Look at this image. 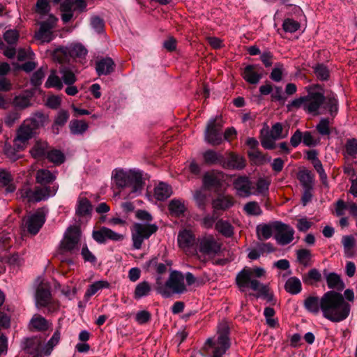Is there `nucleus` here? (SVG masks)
<instances>
[{
  "instance_id": "obj_21",
  "label": "nucleus",
  "mask_w": 357,
  "mask_h": 357,
  "mask_svg": "<svg viewBox=\"0 0 357 357\" xmlns=\"http://www.w3.org/2000/svg\"><path fill=\"white\" fill-rule=\"evenodd\" d=\"M36 132L25 122L20 126L17 131V136L15 139V144L19 148H23L25 143L31 139Z\"/></svg>"
},
{
  "instance_id": "obj_18",
  "label": "nucleus",
  "mask_w": 357,
  "mask_h": 357,
  "mask_svg": "<svg viewBox=\"0 0 357 357\" xmlns=\"http://www.w3.org/2000/svg\"><path fill=\"white\" fill-rule=\"evenodd\" d=\"M233 185L236 191V195L239 197H248L252 195V183L245 176L236 178L233 182Z\"/></svg>"
},
{
  "instance_id": "obj_9",
  "label": "nucleus",
  "mask_w": 357,
  "mask_h": 357,
  "mask_svg": "<svg viewBox=\"0 0 357 357\" xmlns=\"http://www.w3.org/2000/svg\"><path fill=\"white\" fill-rule=\"evenodd\" d=\"M75 81L76 77L72 70L67 67H61L59 70V75H57L56 71L51 73L45 84V86L46 88L52 87L61 90L63 86V84L71 85Z\"/></svg>"
},
{
  "instance_id": "obj_29",
  "label": "nucleus",
  "mask_w": 357,
  "mask_h": 357,
  "mask_svg": "<svg viewBox=\"0 0 357 357\" xmlns=\"http://www.w3.org/2000/svg\"><path fill=\"white\" fill-rule=\"evenodd\" d=\"M270 184L271 181L268 178H259L255 183V188L253 186L252 195L257 196L261 195L264 197L267 196Z\"/></svg>"
},
{
  "instance_id": "obj_2",
  "label": "nucleus",
  "mask_w": 357,
  "mask_h": 357,
  "mask_svg": "<svg viewBox=\"0 0 357 357\" xmlns=\"http://www.w3.org/2000/svg\"><path fill=\"white\" fill-rule=\"evenodd\" d=\"M265 273L263 268H244L236 275V284L241 291H244L247 288L250 287L252 290L258 292L257 296L263 297L268 302H271L273 296L269 293L268 285L264 284L255 279V278L263 277Z\"/></svg>"
},
{
  "instance_id": "obj_46",
  "label": "nucleus",
  "mask_w": 357,
  "mask_h": 357,
  "mask_svg": "<svg viewBox=\"0 0 357 357\" xmlns=\"http://www.w3.org/2000/svg\"><path fill=\"white\" fill-rule=\"evenodd\" d=\"M61 11L62 12L61 19L63 22H69L73 15V3L69 1H64L61 4Z\"/></svg>"
},
{
  "instance_id": "obj_27",
  "label": "nucleus",
  "mask_w": 357,
  "mask_h": 357,
  "mask_svg": "<svg viewBox=\"0 0 357 357\" xmlns=\"http://www.w3.org/2000/svg\"><path fill=\"white\" fill-rule=\"evenodd\" d=\"M322 296L319 298L318 296H310L304 301V307L310 312L317 314L321 312Z\"/></svg>"
},
{
  "instance_id": "obj_54",
  "label": "nucleus",
  "mask_w": 357,
  "mask_h": 357,
  "mask_svg": "<svg viewBox=\"0 0 357 357\" xmlns=\"http://www.w3.org/2000/svg\"><path fill=\"white\" fill-rule=\"evenodd\" d=\"M282 28L286 32L294 33L300 28V24L293 19L287 18L284 20Z\"/></svg>"
},
{
  "instance_id": "obj_23",
  "label": "nucleus",
  "mask_w": 357,
  "mask_h": 357,
  "mask_svg": "<svg viewBox=\"0 0 357 357\" xmlns=\"http://www.w3.org/2000/svg\"><path fill=\"white\" fill-rule=\"evenodd\" d=\"M61 52L64 54H68L74 58L83 59L87 54V50L81 44H71L66 48L57 49L56 53Z\"/></svg>"
},
{
  "instance_id": "obj_13",
  "label": "nucleus",
  "mask_w": 357,
  "mask_h": 357,
  "mask_svg": "<svg viewBox=\"0 0 357 357\" xmlns=\"http://www.w3.org/2000/svg\"><path fill=\"white\" fill-rule=\"evenodd\" d=\"M294 229L289 225L276 222L275 239L279 245H286L294 240Z\"/></svg>"
},
{
  "instance_id": "obj_20",
  "label": "nucleus",
  "mask_w": 357,
  "mask_h": 357,
  "mask_svg": "<svg viewBox=\"0 0 357 357\" xmlns=\"http://www.w3.org/2000/svg\"><path fill=\"white\" fill-rule=\"evenodd\" d=\"M22 348L33 357H38L43 354V342L40 338L36 337L25 339L22 344Z\"/></svg>"
},
{
  "instance_id": "obj_17",
  "label": "nucleus",
  "mask_w": 357,
  "mask_h": 357,
  "mask_svg": "<svg viewBox=\"0 0 357 357\" xmlns=\"http://www.w3.org/2000/svg\"><path fill=\"white\" fill-rule=\"evenodd\" d=\"M325 98L319 92H309L306 96L305 110L314 115L318 114L321 105L324 103Z\"/></svg>"
},
{
  "instance_id": "obj_10",
  "label": "nucleus",
  "mask_w": 357,
  "mask_h": 357,
  "mask_svg": "<svg viewBox=\"0 0 357 357\" xmlns=\"http://www.w3.org/2000/svg\"><path fill=\"white\" fill-rule=\"evenodd\" d=\"M157 229L158 227L154 224L135 223L131 229L133 248L139 250L144 241L148 239Z\"/></svg>"
},
{
  "instance_id": "obj_44",
  "label": "nucleus",
  "mask_w": 357,
  "mask_h": 357,
  "mask_svg": "<svg viewBox=\"0 0 357 357\" xmlns=\"http://www.w3.org/2000/svg\"><path fill=\"white\" fill-rule=\"evenodd\" d=\"M284 287L285 290L291 294H297L302 289L301 280L296 277L289 278L286 282Z\"/></svg>"
},
{
  "instance_id": "obj_37",
  "label": "nucleus",
  "mask_w": 357,
  "mask_h": 357,
  "mask_svg": "<svg viewBox=\"0 0 357 357\" xmlns=\"http://www.w3.org/2000/svg\"><path fill=\"white\" fill-rule=\"evenodd\" d=\"M13 177L11 174L6 170H0V185L6 187V192H13L16 187L12 183Z\"/></svg>"
},
{
  "instance_id": "obj_58",
  "label": "nucleus",
  "mask_w": 357,
  "mask_h": 357,
  "mask_svg": "<svg viewBox=\"0 0 357 357\" xmlns=\"http://www.w3.org/2000/svg\"><path fill=\"white\" fill-rule=\"evenodd\" d=\"M346 211H348V202L339 199L335 204V213L338 217H345Z\"/></svg>"
},
{
  "instance_id": "obj_50",
  "label": "nucleus",
  "mask_w": 357,
  "mask_h": 357,
  "mask_svg": "<svg viewBox=\"0 0 357 357\" xmlns=\"http://www.w3.org/2000/svg\"><path fill=\"white\" fill-rule=\"evenodd\" d=\"M47 158L49 161L57 165L62 164L65 161L64 154L57 149H52L48 151Z\"/></svg>"
},
{
  "instance_id": "obj_33",
  "label": "nucleus",
  "mask_w": 357,
  "mask_h": 357,
  "mask_svg": "<svg viewBox=\"0 0 357 357\" xmlns=\"http://www.w3.org/2000/svg\"><path fill=\"white\" fill-rule=\"evenodd\" d=\"M172 193V188L165 183H160L154 189V196L158 200H165Z\"/></svg>"
},
{
  "instance_id": "obj_48",
  "label": "nucleus",
  "mask_w": 357,
  "mask_h": 357,
  "mask_svg": "<svg viewBox=\"0 0 357 357\" xmlns=\"http://www.w3.org/2000/svg\"><path fill=\"white\" fill-rule=\"evenodd\" d=\"M30 326L37 331H45L48 328V322L42 316L36 314L31 319Z\"/></svg>"
},
{
  "instance_id": "obj_59",
  "label": "nucleus",
  "mask_w": 357,
  "mask_h": 357,
  "mask_svg": "<svg viewBox=\"0 0 357 357\" xmlns=\"http://www.w3.org/2000/svg\"><path fill=\"white\" fill-rule=\"evenodd\" d=\"M81 255L86 262H90L93 264L96 263V256L89 250L87 245L85 244L82 246L81 250Z\"/></svg>"
},
{
  "instance_id": "obj_5",
  "label": "nucleus",
  "mask_w": 357,
  "mask_h": 357,
  "mask_svg": "<svg viewBox=\"0 0 357 357\" xmlns=\"http://www.w3.org/2000/svg\"><path fill=\"white\" fill-rule=\"evenodd\" d=\"M158 291L164 297L168 298L174 294H181L187 291L184 282V275L177 271H172L165 284L158 282Z\"/></svg>"
},
{
  "instance_id": "obj_36",
  "label": "nucleus",
  "mask_w": 357,
  "mask_h": 357,
  "mask_svg": "<svg viewBox=\"0 0 357 357\" xmlns=\"http://www.w3.org/2000/svg\"><path fill=\"white\" fill-rule=\"evenodd\" d=\"M151 291V284L146 282L143 281L138 283L135 287L133 298L135 300H139L143 297L148 296Z\"/></svg>"
},
{
  "instance_id": "obj_30",
  "label": "nucleus",
  "mask_w": 357,
  "mask_h": 357,
  "mask_svg": "<svg viewBox=\"0 0 357 357\" xmlns=\"http://www.w3.org/2000/svg\"><path fill=\"white\" fill-rule=\"evenodd\" d=\"M31 92H25L15 96L13 100V105L20 109H25L31 105Z\"/></svg>"
},
{
  "instance_id": "obj_61",
  "label": "nucleus",
  "mask_w": 357,
  "mask_h": 357,
  "mask_svg": "<svg viewBox=\"0 0 357 357\" xmlns=\"http://www.w3.org/2000/svg\"><path fill=\"white\" fill-rule=\"evenodd\" d=\"M275 140L278 139H273L271 134H268L267 135L261 137V144L264 149L271 150L275 147Z\"/></svg>"
},
{
  "instance_id": "obj_52",
  "label": "nucleus",
  "mask_w": 357,
  "mask_h": 357,
  "mask_svg": "<svg viewBox=\"0 0 357 357\" xmlns=\"http://www.w3.org/2000/svg\"><path fill=\"white\" fill-rule=\"evenodd\" d=\"M244 211L250 215H259L262 213V211L256 202H250L244 206Z\"/></svg>"
},
{
  "instance_id": "obj_12",
  "label": "nucleus",
  "mask_w": 357,
  "mask_h": 357,
  "mask_svg": "<svg viewBox=\"0 0 357 357\" xmlns=\"http://www.w3.org/2000/svg\"><path fill=\"white\" fill-rule=\"evenodd\" d=\"M197 240L195 235L190 230L183 229L178 234V245L187 254L195 252Z\"/></svg>"
},
{
  "instance_id": "obj_7",
  "label": "nucleus",
  "mask_w": 357,
  "mask_h": 357,
  "mask_svg": "<svg viewBox=\"0 0 357 357\" xmlns=\"http://www.w3.org/2000/svg\"><path fill=\"white\" fill-rule=\"evenodd\" d=\"M35 303L37 307H47L52 312L59 308L58 302L54 301L51 294V285L46 281H41L36 289Z\"/></svg>"
},
{
  "instance_id": "obj_43",
  "label": "nucleus",
  "mask_w": 357,
  "mask_h": 357,
  "mask_svg": "<svg viewBox=\"0 0 357 357\" xmlns=\"http://www.w3.org/2000/svg\"><path fill=\"white\" fill-rule=\"evenodd\" d=\"M215 227L219 233L226 237H231L234 234L233 227L226 220H219L215 223Z\"/></svg>"
},
{
  "instance_id": "obj_28",
  "label": "nucleus",
  "mask_w": 357,
  "mask_h": 357,
  "mask_svg": "<svg viewBox=\"0 0 357 357\" xmlns=\"http://www.w3.org/2000/svg\"><path fill=\"white\" fill-rule=\"evenodd\" d=\"M114 68V63L111 58L107 57L100 59L96 63V69L99 75H108Z\"/></svg>"
},
{
  "instance_id": "obj_49",
  "label": "nucleus",
  "mask_w": 357,
  "mask_h": 357,
  "mask_svg": "<svg viewBox=\"0 0 357 357\" xmlns=\"http://www.w3.org/2000/svg\"><path fill=\"white\" fill-rule=\"evenodd\" d=\"M298 178L304 187V188H312L313 183V176L308 170H301L298 174Z\"/></svg>"
},
{
  "instance_id": "obj_63",
  "label": "nucleus",
  "mask_w": 357,
  "mask_h": 357,
  "mask_svg": "<svg viewBox=\"0 0 357 357\" xmlns=\"http://www.w3.org/2000/svg\"><path fill=\"white\" fill-rule=\"evenodd\" d=\"M317 77L321 80H326L329 77V70L324 65H318L314 68Z\"/></svg>"
},
{
  "instance_id": "obj_40",
  "label": "nucleus",
  "mask_w": 357,
  "mask_h": 357,
  "mask_svg": "<svg viewBox=\"0 0 357 357\" xmlns=\"http://www.w3.org/2000/svg\"><path fill=\"white\" fill-rule=\"evenodd\" d=\"M204 162L209 165L220 164L222 165L223 155L215 151L208 150L203 153Z\"/></svg>"
},
{
  "instance_id": "obj_53",
  "label": "nucleus",
  "mask_w": 357,
  "mask_h": 357,
  "mask_svg": "<svg viewBox=\"0 0 357 357\" xmlns=\"http://www.w3.org/2000/svg\"><path fill=\"white\" fill-rule=\"evenodd\" d=\"M297 260L304 266H307L311 259V252L307 249H301L296 251Z\"/></svg>"
},
{
  "instance_id": "obj_15",
  "label": "nucleus",
  "mask_w": 357,
  "mask_h": 357,
  "mask_svg": "<svg viewBox=\"0 0 357 357\" xmlns=\"http://www.w3.org/2000/svg\"><path fill=\"white\" fill-rule=\"evenodd\" d=\"M45 222V213L43 209L39 208L35 213L31 214L25 220V226L27 231L33 235H36Z\"/></svg>"
},
{
  "instance_id": "obj_51",
  "label": "nucleus",
  "mask_w": 357,
  "mask_h": 357,
  "mask_svg": "<svg viewBox=\"0 0 357 357\" xmlns=\"http://www.w3.org/2000/svg\"><path fill=\"white\" fill-rule=\"evenodd\" d=\"M342 243L345 255L347 257H351L353 255L352 249L355 245L354 238L352 236H344L342 238Z\"/></svg>"
},
{
  "instance_id": "obj_56",
  "label": "nucleus",
  "mask_w": 357,
  "mask_h": 357,
  "mask_svg": "<svg viewBox=\"0 0 357 357\" xmlns=\"http://www.w3.org/2000/svg\"><path fill=\"white\" fill-rule=\"evenodd\" d=\"M19 32L16 29H9L3 34L5 41L9 45H14L19 39Z\"/></svg>"
},
{
  "instance_id": "obj_11",
  "label": "nucleus",
  "mask_w": 357,
  "mask_h": 357,
  "mask_svg": "<svg viewBox=\"0 0 357 357\" xmlns=\"http://www.w3.org/2000/svg\"><path fill=\"white\" fill-rule=\"evenodd\" d=\"M222 126L220 119L218 117L211 119L208 121L205 131V140L212 145L220 144L222 141Z\"/></svg>"
},
{
  "instance_id": "obj_64",
  "label": "nucleus",
  "mask_w": 357,
  "mask_h": 357,
  "mask_svg": "<svg viewBox=\"0 0 357 357\" xmlns=\"http://www.w3.org/2000/svg\"><path fill=\"white\" fill-rule=\"evenodd\" d=\"M346 153L351 156L357 154V140L356 139H349L345 145Z\"/></svg>"
},
{
  "instance_id": "obj_26",
  "label": "nucleus",
  "mask_w": 357,
  "mask_h": 357,
  "mask_svg": "<svg viewBox=\"0 0 357 357\" xmlns=\"http://www.w3.org/2000/svg\"><path fill=\"white\" fill-rule=\"evenodd\" d=\"M57 191L56 187H37L33 190V202H38L48 199L50 197L54 196Z\"/></svg>"
},
{
  "instance_id": "obj_38",
  "label": "nucleus",
  "mask_w": 357,
  "mask_h": 357,
  "mask_svg": "<svg viewBox=\"0 0 357 357\" xmlns=\"http://www.w3.org/2000/svg\"><path fill=\"white\" fill-rule=\"evenodd\" d=\"M37 183L45 185L56 179V174L48 169H41L38 170L36 176Z\"/></svg>"
},
{
  "instance_id": "obj_14",
  "label": "nucleus",
  "mask_w": 357,
  "mask_h": 357,
  "mask_svg": "<svg viewBox=\"0 0 357 357\" xmlns=\"http://www.w3.org/2000/svg\"><path fill=\"white\" fill-rule=\"evenodd\" d=\"M57 19L52 15L48 16L46 21L42 22L40 24L39 30L35 33L36 39L41 41L42 43H49L52 38V29L54 28Z\"/></svg>"
},
{
  "instance_id": "obj_3",
  "label": "nucleus",
  "mask_w": 357,
  "mask_h": 357,
  "mask_svg": "<svg viewBox=\"0 0 357 357\" xmlns=\"http://www.w3.org/2000/svg\"><path fill=\"white\" fill-rule=\"evenodd\" d=\"M112 180L119 188L130 186L132 188L131 192L135 195L141 192L144 185L142 173L136 169L126 170L116 168L112 172Z\"/></svg>"
},
{
  "instance_id": "obj_6",
  "label": "nucleus",
  "mask_w": 357,
  "mask_h": 357,
  "mask_svg": "<svg viewBox=\"0 0 357 357\" xmlns=\"http://www.w3.org/2000/svg\"><path fill=\"white\" fill-rule=\"evenodd\" d=\"M228 330V327L225 324L220 325L218 328V337L207 339L205 348L206 350L212 349L211 357H223L229 348Z\"/></svg>"
},
{
  "instance_id": "obj_16",
  "label": "nucleus",
  "mask_w": 357,
  "mask_h": 357,
  "mask_svg": "<svg viewBox=\"0 0 357 357\" xmlns=\"http://www.w3.org/2000/svg\"><path fill=\"white\" fill-rule=\"evenodd\" d=\"M92 236L98 243H104L108 240L121 241L124 239V235L116 232L106 227H102L99 230L93 231Z\"/></svg>"
},
{
  "instance_id": "obj_47",
  "label": "nucleus",
  "mask_w": 357,
  "mask_h": 357,
  "mask_svg": "<svg viewBox=\"0 0 357 357\" xmlns=\"http://www.w3.org/2000/svg\"><path fill=\"white\" fill-rule=\"evenodd\" d=\"M60 340V332L56 331L50 340L47 342L45 345H43V351L45 355H50L54 349V347L58 344Z\"/></svg>"
},
{
  "instance_id": "obj_35",
  "label": "nucleus",
  "mask_w": 357,
  "mask_h": 357,
  "mask_svg": "<svg viewBox=\"0 0 357 357\" xmlns=\"http://www.w3.org/2000/svg\"><path fill=\"white\" fill-rule=\"evenodd\" d=\"M234 204L231 196H220L213 201L212 205L215 209L225 210L231 207Z\"/></svg>"
},
{
  "instance_id": "obj_62",
  "label": "nucleus",
  "mask_w": 357,
  "mask_h": 357,
  "mask_svg": "<svg viewBox=\"0 0 357 357\" xmlns=\"http://www.w3.org/2000/svg\"><path fill=\"white\" fill-rule=\"evenodd\" d=\"M20 198L26 199L29 202H33V190L29 185H24L19 191Z\"/></svg>"
},
{
  "instance_id": "obj_60",
  "label": "nucleus",
  "mask_w": 357,
  "mask_h": 357,
  "mask_svg": "<svg viewBox=\"0 0 357 357\" xmlns=\"http://www.w3.org/2000/svg\"><path fill=\"white\" fill-rule=\"evenodd\" d=\"M316 128L320 135H328L331 132L328 119H321Z\"/></svg>"
},
{
  "instance_id": "obj_1",
  "label": "nucleus",
  "mask_w": 357,
  "mask_h": 357,
  "mask_svg": "<svg viewBox=\"0 0 357 357\" xmlns=\"http://www.w3.org/2000/svg\"><path fill=\"white\" fill-rule=\"evenodd\" d=\"M350 309V305L338 292L328 291L322 296V315L332 322H340L346 319L349 315Z\"/></svg>"
},
{
  "instance_id": "obj_25",
  "label": "nucleus",
  "mask_w": 357,
  "mask_h": 357,
  "mask_svg": "<svg viewBox=\"0 0 357 357\" xmlns=\"http://www.w3.org/2000/svg\"><path fill=\"white\" fill-rule=\"evenodd\" d=\"M222 166L227 169H242L245 167V160L238 155L230 154L227 160L223 158Z\"/></svg>"
},
{
  "instance_id": "obj_8",
  "label": "nucleus",
  "mask_w": 357,
  "mask_h": 357,
  "mask_svg": "<svg viewBox=\"0 0 357 357\" xmlns=\"http://www.w3.org/2000/svg\"><path fill=\"white\" fill-rule=\"evenodd\" d=\"M80 236V231L77 227H70L68 228L60 243L61 254L77 255L81 245Z\"/></svg>"
},
{
  "instance_id": "obj_24",
  "label": "nucleus",
  "mask_w": 357,
  "mask_h": 357,
  "mask_svg": "<svg viewBox=\"0 0 357 357\" xmlns=\"http://www.w3.org/2000/svg\"><path fill=\"white\" fill-rule=\"evenodd\" d=\"M92 206L90 202L84 197H79L76 206V215L82 218L89 219L91 216Z\"/></svg>"
},
{
  "instance_id": "obj_22",
  "label": "nucleus",
  "mask_w": 357,
  "mask_h": 357,
  "mask_svg": "<svg viewBox=\"0 0 357 357\" xmlns=\"http://www.w3.org/2000/svg\"><path fill=\"white\" fill-rule=\"evenodd\" d=\"M225 180V174L222 172L212 170L207 172L203 176V185L206 188H216Z\"/></svg>"
},
{
  "instance_id": "obj_32",
  "label": "nucleus",
  "mask_w": 357,
  "mask_h": 357,
  "mask_svg": "<svg viewBox=\"0 0 357 357\" xmlns=\"http://www.w3.org/2000/svg\"><path fill=\"white\" fill-rule=\"evenodd\" d=\"M276 222L268 225H262L257 227V235L260 240L270 238L272 235L275 236V227Z\"/></svg>"
},
{
  "instance_id": "obj_4",
  "label": "nucleus",
  "mask_w": 357,
  "mask_h": 357,
  "mask_svg": "<svg viewBox=\"0 0 357 357\" xmlns=\"http://www.w3.org/2000/svg\"><path fill=\"white\" fill-rule=\"evenodd\" d=\"M222 244L212 234H204L197 240L195 253L199 261L205 262L218 255Z\"/></svg>"
},
{
  "instance_id": "obj_34",
  "label": "nucleus",
  "mask_w": 357,
  "mask_h": 357,
  "mask_svg": "<svg viewBox=\"0 0 357 357\" xmlns=\"http://www.w3.org/2000/svg\"><path fill=\"white\" fill-rule=\"evenodd\" d=\"M109 287V283L107 280H101L96 281L89 286L85 292L84 297L89 298L99 291Z\"/></svg>"
},
{
  "instance_id": "obj_31",
  "label": "nucleus",
  "mask_w": 357,
  "mask_h": 357,
  "mask_svg": "<svg viewBox=\"0 0 357 357\" xmlns=\"http://www.w3.org/2000/svg\"><path fill=\"white\" fill-rule=\"evenodd\" d=\"M46 116L42 112H36L31 117L25 119L24 122L29 126L35 132L43 126L46 121Z\"/></svg>"
},
{
  "instance_id": "obj_57",
  "label": "nucleus",
  "mask_w": 357,
  "mask_h": 357,
  "mask_svg": "<svg viewBox=\"0 0 357 357\" xmlns=\"http://www.w3.org/2000/svg\"><path fill=\"white\" fill-rule=\"evenodd\" d=\"M283 126L280 123H275L271 127L270 133L273 139H280L287 137V133L282 135Z\"/></svg>"
},
{
  "instance_id": "obj_41",
  "label": "nucleus",
  "mask_w": 357,
  "mask_h": 357,
  "mask_svg": "<svg viewBox=\"0 0 357 357\" xmlns=\"http://www.w3.org/2000/svg\"><path fill=\"white\" fill-rule=\"evenodd\" d=\"M326 282L330 289L341 291L344 288V284L340 277L334 273H331L326 276Z\"/></svg>"
},
{
  "instance_id": "obj_45",
  "label": "nucleus",
  "mask_w": 357,
  "mask_h": 357,
  "mask_svg": "<svg viewBox=\"0 0 357 357\" xmlns=\"http://www.w3.org/2000/svg\"><path fill=\"white\" fill-rule=\"evenodd\" d=\"M47 148L48 145L47 142H37L31 149L30 153L35 158H40L46 153L47 154Z\"/></svg>"
},
{
  "instance_id": "obj_39",
  "label": "nucleus",
  "mask_w": 357,
  "mask_h": 357,
  "mask_svg": "<svg viewBox=\"0 0 357 357\" xmlns=\"http://www.w3.org/2000/svg\"><path fill=\"white\" fill-rule=\"evenodd\" d=\"M168 208L170 213L176 217L182 215L186 209L184 202L177 199L171 200Z\"/></svg>"
},
{
  "instance_id": "obj_42",
  "label": "nucleus",
  "mask_w": 357,
  "mask_h": 357,
  "mask_svg": "<svg viewBox=\"0 0 357 357\" xmlns=\"http://www.w3.org/2000/svg\"><path fill=\"white\" fill-rule=\"evenodd\" d=\"M69 128L73 135H82L87 130L89 126L84 121L75 119L70 122Z\"/></svg>"
},
{
  "instance_id": "obj_19",
  "label": "nucleus",
  "mask_w": 357,
  "mask_h": 357,
  "mask_svg": "<svg viewBox=\"0 0 357 357\" xmlns=\"http://www.w3.org/2000/svg\"><path fill=\"white\" fill-rule=\"evenodd\" d=\"M263 69L257 65H248L242 72L243 78L249 84H256L262 78Z\"/></svg>"
},
{
  "instance_id": "obj_55",
  "label": "nucleus",
  "mask_w": 357,
  "mask_h": 357,
  "mask_svg": "<svg viewBox=\"0 0 357 357\" xmlns=\"http://www.w3.org/2000/svg\"><path fill=\"white\" fill-rule=\"evenodd\" d=\"M321 275L319 271L315 268L311 269L308 271L307 274L303 277L304 282L312 283L313 282H318L321 280Z\"/></svg>"
}]
</instances>
